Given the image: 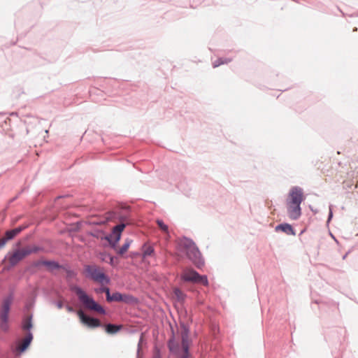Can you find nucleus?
<instances>
[{
    "label": "nucleus",
    "mask_w": 358,
    "mask_h": 358,
    "mask_svg": "<svg viewBox=\"0 0 358 358\" xmlns=\"http://www.w3.org/2000/svg\"><path fill=\"white\" fill-rule=\"evenodd\" d=\"M104 327H105V331L107 334H115L122 329V325L108 323V324H106L104 326Z\"/></svg>",
    "instance_id": "6ab92c4d"
},
{
    "label": "nucleus",
    "mask_w": 358,
    "mask_h": 358,
    "mask_svg": "<svg viewBox=\"0 0 358 358\" xmlns=\"http://www.w3.org/2000/svg\"><path fill=\"white\" fill-rule=\"evenodd\" d=\"M129 206L122 208V212L119 213L117 215L120 223L113 228L111 234L103 236V238H101V240H106L112 248H116L117 243L121 238L122 232L127 226V223L124 222L127 221L129 218Z\"/></svg>",
    "instance_id": "f03ea898"
},
{
    "label": "nucleus",
    "mask_w": 358,
    "mask_h": 358,
    "mask_svg": "<svg viewBox=\"0 0 358 358\" xmlns=\"http://www.w3.org/2000/svg\"><path fill=\"white\" fill-rule=\"evenodd\" d=\"M28 225H21L13 229L8 230L5 233V237L2 240H6V243L8 241L13 239L17 235L21 233L23 230L27 229Z\"/></svg>",
    "instance_id": "9b49d317"
},
{
    "label": "nucleus",
    "mask_w": 358,
    "mask_h": 358,
    "mask_svg": "<svg viewBox=\"0 0 358 358\" xmlns=\"http://www.w3.org/2000/svg\"><path fill=\"white\" fill-rule=\"evenodd\" d=\"M31 304H27V305H26V306H25V308H26V309H27V310H28L29 308H31Z\"/></svg>",
    "instance_id": "a19ab883"
},
{
    "label": "nucleus",
    "mask_w": 358,
    "mask_h": 358,
    "mask_svg": "<svg viewBox=\"0 0 358 358\" xmlns=\"http://www.w3.org/2000/svg\"><path fill=\"white\" fill-rule=\"evenodd\" d=\"M131 242H132L131 240L127 238L125 241V243L121 246V248L117 251V254L120 255H124L129 249Z\"/></svg>",
    "instance_id": "a878e982"
},
{
    "label": "nucleus",
    "mask_w": 358,
    "mask_h": 358,
    "mask_svg": "<svg viewBox=\"0 0 358 358\" xmlns=\"http://www.w3.org/2000/svg\"><path fill=\"white\" fill-rule=\"evenodd\" d=\"M231 62V59L230 58H224L220 57L217 59L213 64V66L214 68L218 67L222 64H228L229 62Z\"/></svg>",
    "instance_id": "bb28decb"
},
{
    "label": "nucleus",
    "mask_w": 358,
    "mask_h": 358,
    "mask_svg": "<svg viewBox=\"0 0 358 358\" xmlns=\"http://www.w3.org/2000/svg\"><path fill=\"white\" fill-rule=\"evenodd\" d=\"M196 283H200L205 286H208V280L207 275L199 274V278H197V281Z\"/></svg>",
    "instance_id": "c85d7f7f"
},
{
    "label": "nucleus",
    "mask_w": 358,
    "mask_h": 358,
    "mask_svg": "<svg viewBox=\"0 0 358 358\" xmlns=\"http://www.w3.org/2000/svg\"><path fill=\"white\" fill-rule=\"evenodd\" d=\"M347 255H348V253H346V254L343 257V259H345L346 258Z\"/></svg>",
    "instance_id": "37998d69"
},
{
    "label": "nucleus",
    "mask_w": 358,
    "mask_h": 358,
    "mask_svg": "<svg viewBox=\"0 0 358 358\" xmlns=\"http://www.w3.org/2000/svg\"><path fill=\"white\" fill-rule=\"evenodd\" d=\"M8 320H9V318H6L5 322L3 320H1L0 328L1 329L2 331H3L5 332L7 331L9 329V326L8 324Z\"/></svg>",
    "instance_id": "c756f323"
},
{
    "label": "nucleus",
    "mask_w": 358,
    "mask_h": 358,
    "mask_svg": "<svg viewBox=\"0 0 358 358\" xmlns=\"http://www.w3.org/2000/svg\"><path fill=\"white\" fill-rule=\"evenodd\" d=\"M87 235L101 240V238H103L104 235V231L99 229H93L87 231Z\"/></svg>",
    "instance_id": "4be33fe9"
},
{
    "label": "nucleus",
    "mask_w": 358,
    "mask_h": 358,
    "mask_svg": "<svg viewBox=\"0 0 358 358\" xmlns=\"http://www.w3.org/2000/svg\"><path fill=\"white\" fill-rule=\"evenodd\" d=\"M33 340V334L31 332H27L25 338H24L22 343L16 348V351H17L20 354L26 351V350L30 345L31 341Z\"/></svg>",
    "instance_id": "ddd939ff"
},
{
    "label": "nucleus",
    "mask_w": 358,
    "mask_h": 358,
    "mask_svg": "<svg viewBox=\"0 0 358 358\" xmlns=\"http://www.w3.org/2000/svg\"><path fill=\"white\" fill-rule=\"evenodd\" d=\"M70 289L76 294L79 301L86 309L94 311L100 315H106V310L105 308L96 302L92 296L88 295L78 285H72L70 287Z\"/></svg>",
    "instance_id": "7ed1b4c3"
},
{
    "label": "nucleus",
    "mask_w": 358,
    "mask_h": 358,
    "mask_svg": "<svg viewBox=\"0 0 358 358\" xmlns=\"http://www.w3.org/2000/svg\"><path fill=\"white\" fill-rule=\"evenodd\" d=\"M113 260H114V257L113 256H110V264H113Z\"/></svg>",
    "instance_id": "ea45409f"
},
{
    "label": "nucleus",
    "mask_w": 358,
    "mask_h": 358,
    "mask_svg": "<svg viewBox=\"0 0 358 358\" xmlns=\"http://www.w3.org/2000/svg\"><path fill=\"white\" fill-rule=\"evenodd\" d=\"M157 224L159 229L164 233L169 234V227L162 220H157Z\"/></svg>",
    "instance_id": "cd10ccee"
},
{
    "label": "nucleus",
    "mask_w": 358,
    "mask_h": 358,
    "mask_svg": "<svg viewBox=\"0 0 358 358\" xmlns=\"http://www.w3.org/2000/svg\"><path fill=\"white\" fill-rule=\"evenodd\" d=\"M183 355L180 358H189V348H182Z\"/></svg>",
    "instance_id": "2f4dec72"
},
{
    "label": "nucleus",
    "mask_w": 358,
    "mask_h": 358,
    "mask_svg": "<svg viewBox=\"0 0 358 358\" xmlns=\"http://www.w3.org/2000/svg\"><path fill=\"white\" fill-rule=\"evenodd\" d=\"M24 249L25 250L27 256L34 253H37L43 250L42 248L37 245L24 247Z\"/></svg>",
    "instance_id": "5701e85b"
},
{
    "label": "nucleus",
    "mask_w": 358,
    "mask_h": 358,
    "mask_svg": "<svg viewBox=\"0 0 358 358\" xmlns=\"http://www.w3.org/2000/svg\"><path fill=\"white\" fill-rule=\"evenodd\" d=\"M62 269L66 272V278L67 280L73 279L77 276V272L72 269L68 264L63 265V268H62Z\"/></svg>",
    "instance_id": "412c9836"
},
{
    "label": "nucleus",
    "mask_w": 358,
    "mask_h": 358,
    "mask_svg": "<svg viewBox=\"0 0 358 358\" xmlns=\"http://www.w3.org/2000/svg\"><path fill=\"white\" fill-rule=\"evenodd\" d=\"M14 299L13 292H10L2 301L0 310V320L6 321V318H9V313L10 310V306Z\"/></svg>",
    "instance_id": "6e6552de"
},
{
    "label": "nucleus",
    "mask_w": 358,
    "mask_h": 358,
    "mask_svg": "<svg viewBox=\"0 0 358 358\" xmlns=\"http://www.w3.org/2000/svg\"><path fill=\"white\" fill-rule=\"evenodd\" d=\"M276 231H281L286 234L287 235H293L296 234L295 230L292 227V226L288 223H282L277 225L275 228Z\"/></svg>",
    "instance_id": "2eb2a0df"
},
{
    "label": "nucleus",
    "mask_w": 358,
    "mask_h": 358,
    "mask_svg": "<svg viewBox=\"0 0 358 358\" xmlns=\"http://www.w3.org/2000/svg\"><path fill=\"white\" fill-rule=\"evenodd\" d=\"M105 222H106L105 221L100 222H92V224H94V225H98V224H104Z\"/></svg>",
    "instance_id": "58836bf2"
},
{
    "label": "nucleus",
    "mask_w": 358,
    "mask_h": 358,
    "mask_svg": "<svg viewBox=\"0 0 358 358\" xmlns=\"http://www.w3.org/2000/svg\"><path fill=\"white\" fill-rule=\"evenodd\" d=\"M156 358V357H155Z\"/></svg>",
    "instance_id": "c03bdc74"
},
{
    "label": "nucleus",
    "mask_w": 358,
    "mask_h": 358,
    "mask_svg": "<svg viewBox=\"0 0 358 358\" xmlns=\"http://www.w3.org/2000/svg\"><path fill=\"white\" fill-rule=\"evenodd\" d=\"M199 273L196 271L192 268L185 272L182 275L181 278L182 280L185 282H191L196 283L197 281V278H199Z\"/></svg>",
    "instance_id": "f8f14e48"
},
{
    "label": "nucleus",
    "mask_w": 358,
    "mask_h": 358,
    "mask_svg": "<svg viewBox=\"0 0 358 358\" xmlns=\"http://www.w3.org/2000/svg\"><path fill=\"white\" fill-rule=\"evenodd\" d=\"M332 217H333L332 206L330 205L329 206V215H328L327 222H329L331 220Z\"/></svg>",
    "instance_id": "72a5a7b5"
},
{
    "label": "nucleus",
    "mask_w": 358,
    "mask_h": 358,
    "mask_svg": "<svg viewBox=\"0 0 358 358\" xmlns=\"http://www.w3.org/2000/svg\"><path fill=\"white\" fill-rule=\"evenodd\" d=\"M178 244L180 250L185 252L187 259L197 268L201 269L204 266V258L195 242L192 238L182 236L178 239Z\"/></svg>",
    "instance_id": "f257e3e1"
},
{
    "label": "nucleus",
    "mask_w": 358,
    "mask_h": 358,
    "mask_svg": "<svg viewBox=\"0 0 358 358\" xmlns=\"http://www.w3.org/2000/svg\"><path fill=\"white\" fill-rule=\"evenodd\" d=\"M167 345H168L169 350L171 352L176 354V355L178 353V351L180 349V345L178 343L176 342L175 336H174L173 334H172V336L169 340Z\"/></svg>",
    "instance_id": "a211bd4d"
},
{
    "label": "nucleus",
    "mask_w": 358,
    "mask_h": 358,
    "mask_svg": "<svg viewBox=\"0 0 358 358\" xmlns=\"http://www.w3.org/2000/svg\"><path fill=\"white\" fill-rule=\"evenodd\" d=\"M304 200L303 191L301 187L294 186L289 192L287 203L301 204Z\"/></svg>",
    "instance_id": "0eeeda50"
},
{
    "label": "nucleus",
    "mask_w": 358,
    "mask_h": 358,
    "mask_svg": "<svg viewBox=\"0 0 358 358\" xmlns=\"http://www.w3.org/2000/svg\"><path fill=\"white\" fill-rule=\"evenodd\" d=\"M287 214L292 220H298L301 215V204L287 203Z\"/></svg>",
    "instance_id": "9d476101"
},
{
    "label": "nucleus",
    "mask_w": 358,
    "mask_h": 358,
    "mask_svg": "<svg viewBox=\"0 0 358 358\" xmlns=\"http://www.w3.org/2000/svg\"><path fill=\"white\" fill-rule=\"evenodd\" d=\"M66 310H67L69 313H73V312H74V308H73L72 306H69V305H66Z\"/></svg>",
    "instance_id": "c9c22d12"
},
{
    "label": "nucleus",
    "mask_w": 358,
    "mask_h": 358,
    "mask_svg": "<svg viewBox=\"0 0 358 358\" xmlns=\"http://www.w3.org/2000/svg\"><path fill=\"white\" fill-rule=\"evenodd\" d=\"M6 245V240L0 241V248H3Z\"/></svg>",
    "instance_id": "4c0bfd02"
},
{
    "label": "nucleus",
    "mask_w": 358,
    "mask_h": 358,
    "mask_svg": "<svg viewBox=\"0 0 358 358\" xmlns=\"http://www.w3.org/2000/svg\"><path fill=\"white\" fill-rule=\"evenodd\" d=\"M56 306L57 307L59 308V309H61L63 308V302L61 301H57L56 302Z\"/></svg>",
    "instance_id": "f704fd0d"
},
{
    "label": "nucleus",
    "mask_w": 358,
    "mask_h": 358,
    "mask_svg": "<svg viewBox=\"0 0 358 358\" xmlns=\"http://www.w3.org/2000/svg\"><path fill=\"white\" fill-rule=\"evenodd\" d=\"M32 318L33 314L31 313L24 316L21 326L23 331L31 332V329L33 328Z\"/></svg>",
    "instance_id": "4468645a"
},
{
    "label": "nucleus",
    "mask_w": 358,
    "mask_h": 358,
    "mask_svg": "<svg viewBox=\"0 0 358 358\" xmlns=\"http://www.w3.org/2000/svg\"><path fill=\"white\" fill-rule=\"evenodd\" d=\"M45 266L49 272H53L55 270L62 269L63 265L55 260H45Z\"/></svg>",
    "instance_id": "f3484780"
},
{
    "label": "nucleus",
    "mask_w": 358,
    "mask_h": 358,
    "mask_svg": "<svg viewBox=\"0 0 358 358\" xmlns=\"http://www.w3.org/2000/svg\"><path fill=\"white\" fill-rule=\"evenodd\" d=\"M181 327L182 329V333H181V343H182V348H189V328L184 324H181Z\"/></svg>",
    "instance_id": "dca6fc26"
},
{
    "label": "nucleus",
    "mask_w": 358,
    "mask_h": 358,
    "mask_svg": "<svg viewBox=\"0 0 358 358\" xmlns=\"http://www.w3.org/2000/svg\"><path fill=\"white\" fill-rule=\"evenodd\" d=\"M85 271L90 278L96 282L101 284H108L110 282V278L96 266L87 265L85 267Z\"/></svg>",
    "instance_id": "39448f33"
},
{
    "label": "nucleus",
    "mask_w": 358,
    "mask_h": 358,
    "mask_svg": "<svg viewBox=\"0 0 358 358\" xmlns=\"http://www.w3.org/2000/svg\"><path fill=\"white\" fill-rule=\"evenodd\" d=\"M103 293L106 294V301L108 300V299L109 298V296L111 295V292H110V289L107 286H104V289H103Z\"/></svg>",
    "instance_id": "473e14b6"
},
{
    "label": "nucleus",
    "mask_w": 358,
    "mask_h": 358,
    "mask_svg": "<svg viewBox=\"0 0 358 358\" xmlns=\"http://www.w3.org/2000/svg\"><path fill=\"white\" fill-rule=\"evenodd\" d=\"M16 199H17V196H15V197L13 198V199L10 200V202L14 201Z\"/></svg>",
    "instance_id": "79ce46f5"
},
{
    "label": "nucleus",
    "mask_w": 358,
    "mask_h": 358,
    "mask_svg": "<svg viewBox=\"0 0 358 358\" xmlns=\"http://www.w3.org/2000/svg\"><path fill=\"white\" fill-rule=\"evenodd\" d=\"M143 341V334L141 335L138 343V349H137V358H139V354L141 350V343Z\"/></svg>",
    "instance_id": "7c9ffc66"
},
{
    "label": "nucleus",
    "mask_w": 358,
    "mask_h": 358,
    "mask_svg": "<svg viewBox=\"0 0 358 358\" xmlns=\"http://www.w3.org/2000/svg\"><path fill=\"white\" fill-rule=\"evenodd\" d=\"M173 292L176 299L178 302L181 303H183L185 302L187 295L180 288L174 287L173 289Z\"/></svg>",
    "instance_id": "aec40b11"
},
{
    "label": "nucleus",
    "mask_w": 358,
    "mask_h": 358,
    "mask_svg": "<svg viewBox=\"0 0 358 358\" xmlns=\"http://www.w3.org/2000/svg\"><path fill=\"white\" fill-rule=\"evenodd\" d=\"M45 259H39L33 262L29 266L27 267L26 271H30L32 268H38L41 266H45Z\"/></svg>",
    "instance_id": "b1692460"
},
{
    "label": "nucleus",
    "mask_w": 358,
    "mask_h": 358,
    "mask_svg": "<svg viewBox=\"0 0 358 358\" xmlns=\"http://www.w3.org/2000/svg\"><path fill=\"white\" fill-rule=\"evenodd\" d=\"M143 257L145 258L146 257L151 256L155 252V249L152 246L148 245L147 246L145 244L143 246Z\"/></svg>",
    "instance_id": "393cba45"
},
{
    "label": "nucleus",
    "mask_w": 358,
    "mask_h": 358,
    "mask_svg": "<svg viewBox=\"0 0 358 358\" xmlns=\"http://www.w3.org/2000/svg\"><path fill=\"white\" fill-rule=\"evenodd\" d=\"M107 302H121L128 305H134L137 303L138 299L132 294L116 291L111 294Z\"/></svg>",
    "instance_id": "423d86ee"
},
{
    "label": "nucleus",
    "mask_w": 358,
    "mask_h": 358,
    "mask_svg": "<svg viewBox=\"0 0 358 358\" xmlns=\"http://www.w3.org/2000/svg\"><path fill=\"white\" fill-rule=\"evenodd\" d=\"M27 257L24 248H18L14 249L13 252H8L4 258L1 260V264H3L8 260V264L3 268L4 271H8L13 267L16 266L22 260Z\"/></svg>",
    "instance_id": "20e7f679"
},
{
    "label": "nucleus",
    "mask_w": 358,
    "mask_h": 358,
    "mask_svg": "<svg viewBox=\"0 0 358 358\" xmlns=\"http://www.w3.org/2000/svg\"><path fill=\"white\" fill-rule=\"evenodd\" d=\"M104 289V286L99 287V289H95V292L96 293H101L103 292Z\"/></svg>",
    "instance_id": "e433bc0d"
},
{
    "label": "nucleus",
    "mask_w": 358,
    "mask_h": 358,
    "mask_svg": "<svg viewBox=\"0 0 358 358\" xmlns=\"http://www.w3.org/2000/svg\"><path fill=\"white\" fill-rule=\"evenodd\" d=\"M78 315L79 316L81 322L88 327L96 328L102 326L99 319L86 315L82 311H78Z\"/></svg>",
    "instance_id": "1a4fd4ad"
}]
</instances>
